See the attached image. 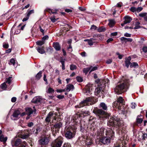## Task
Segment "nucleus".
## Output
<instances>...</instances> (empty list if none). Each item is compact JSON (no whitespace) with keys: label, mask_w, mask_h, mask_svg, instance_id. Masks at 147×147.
I'll list each match as a JSON object with an SVG mask.
<instances>
[{"label":"nucleus","mask_w":147,"mask_h":147,"mask_svg":"<svg viewBox=\"0 0 147 147\" xmlns=\"http://www.w3.org/2000/svg\"><path fill=\"white\" fill-rule=\"evenodd\" d=\"M104 88H103L102 86H100L96 88L94 91L95 95L96 96L99 95L100 96V94H102L104 92Z\"/></svg>","instance_id":"nucleus-9"},{"label":"nucleus","mask_w":147,"mask_h":147,"mask_svg":"<svg viewBox=\"0 0 147 147\" xmlns=\"http://www.w3.org/2000/svg\"><path fill=\"white\" fill-rule=\"evenodd\" d=\"M76 80L79 82H81L83 80L82 78L81 77L79 76L76 77Z\"/></svg>","instance_id":"nucleus-46"},{"label":"nucleus","mask_w":147,"mask_h":147,"mask_svg":"<svg viewBox=\"0 0 147 147\" xmlns=\"http://www.w3.org/2000/svg\"><path fill=\"white\" fill-rule=\"evenodd\" d=\"M62 125V123L61 122H57L55 123L53 126L54 127L55 129L59 130Z\"/></svg>","instance_id":"nucleus-23"},{"label":"nucleus","mask_w":147,"mask_h":147,"mask_svg":"<svg viewBox=\"0 0 147 147\" xmlns=\"http://www.w3.org/2000/svg\"><path fill=\"white\" fill-rule=\"evenodd\" d=\"M116 54L118 55V58L119 59H121L123 56L122 55L120 54L119 53H117Z\"/></svg>","instance_id":"nucleus-63"},{"label":"nucleus","mask_w":147,"mask_h":147,"mask_svg":"<svg viewBox=\"0 0 147 147\" xmlns=\"http://www.w3.org/2000/svg\"><path fill=\"white\" fill-rule=\"evenodd\" d=\"M27 143L25 141H23L19 147H28Z\"/></svg>","instance_id":"nucleus-39"},{"label":"nucleus","mask_w":147,"mask_h":147,"mask_svg":"<svg viewBox=\"0 0 147 147\" xmlns=\"http://www.w3.org/2000/svg\"><path fill=\"white\" fill-rule=\"evenodd\" d=\"M114 132L111 129L109 128L106 132L107 136H110L102 137L100 140V141L104 144H108L110 143L111 139L113 140L114 136Z\"/></svg>","instance_id":"nucleus-2"},{"label":"nucleus","mask_w":147,"mask_h":147,"mask_svg":"<svg viewBox=\"0 0 147 147\" xmlns=\"http://www.w3.org/2000/svg\"><path fill=\"white\" fill-rule=\"evenodd\" d=\"M60 62L62 64V70H64L65 69V61L63 60H61Z\"/></svg>","instance_id":"nucleus-45"},{"label":"nucleus","mask_w":147,"mask_h":147,"mask_svg":"<svg viewBox=\"0 0 147 147\" xmlns=\"http://www.w3.org/2000/svg\"><path fill=\"white\" fill-rule=\"evenodd\" d=\"M138 117H139V116H138L137 117V118L136 119V121L137 123H140L142 122L143 121L142 119L141 118H139Z\"/></svg>","instance_id":"nucleus-44"},{"label":"nucleus","mask_w":147,"mask_h":147,"mask_svg":"<svg viewBox=\"0 0 147 147\" xmlns=\"http://www.w3.org/2000/svg\"><path fill=\"white\" fill-rule=\"evenodd\" d=\"M50 19L54 23L57 20V19H56L55 18V16H53L51 17L50 18Z\"/></svg>","instance_id":"nucleus-49"},{"label":"nucleus","mask_w":147,"mask_h":147,"mask_svg":"<svg viewBox=\"0 0 147 147\" xmlns=\"http://www.w3.org/2000/svg\"><path fill=\"white\" fill-rule=\"evenodd\" d=\"M139 67L138 63L136 62H133L130 65V67H134L135 68H138Z\"/></svg>","instance_id":"nucleus-32"},{"label":"nucleus","mask_w":147,"mask_h":147,"mask_svg":"<svg viewBox=\"0 0 147 147\" xmlns=\"http://www.w3.org/2000/svg\"><path fill=\"white\" fill-rule=\"evenodd\" d=\"M78 117L79 116L78 115H76L73 117L72 119L76 123H77L78 122L77 120L79 118Z\"/></svg>","instance_id":"nucleus-29"},{"label":"nucleus","mask_w":147,"mask_h":147,"mask_svg":"<svg viewBox=\"0 0 147 147\" xmlns=\"http://www.w3.org/2000/svg\"><path fill=\"white\" fill-rule=\"evenodd\" d=\"M104 128H101L99 130L97 131V136H99V138L102 136L104 134Z\"/></svg>","instance_id":"nucleus-22"},{"label":"nucleus","mask_w":147,"mask_h":147,"mask_svg":"<svg viewBox=\"0 0 147 147\" xmlns=\"http://www.w3.org/2000/svg\"><path fill=\"white\" fill-rule=\"evenodd\" d=\"M124 18L125 19V20L124 21V24H126L129 23L132 20V19L131 18V17L128 16H125Z\"/></svg>","instance_id":"nucleus-26"},{"label":"nucleus","mask_w":147,"mask_h":147,"mask_svg":"<svg viewBox=\"0 0 147 147\" xmlns=\"http://www.w3.org/2000/svg\"><path fill=\"white\" fill-rule=\"evenodd\" d=\"M53 113L52 112H50L46 117L45 119L46 122L48 123H50L51 119L53 118Z\"/></svg>","instance_id":"nucleus-15"},{"label":"nucleus","mask_w":147,"mask_h":147,"mask_svg":"<svg viewBox=\"0 0 147 147\" xmlns=\"http://www.w3.org/2000/svg\"><path fill=\"white\" fill-rule=\"evenodd\" d=\"M105 28L103 27H100L98 29V31L99 32H104L105 31Z\"/></svg>","instance_id":"nucleus-47"},{"label":"nucleus","mask_w":147,"mask_h":147,"mask_svg":"<svg viewBox=\"0 0 147 147\" xmlns=\"http://www.w3.org/2000/svg\"><path fill=\"white\" fill-rule=\"evenodd\" d=\"M48 52L49 53V54L52 53L53 51V49L51 47H49L48 49H47Z\"/></svg>","instance_id":"nucleus-56"},{"label":"nucleus","mask_w":147,"mask_h":147,"mask_svg":"<svg viewBox=\"0 0 147 147\" xmlns=\"http://www.w3.org/2000/svg\"><path fill=\"white\" fill-rule=\"evenodd\" d=\"M10 62L13 65H14L16 63L15 60L14 59H11L10 60Z\"/></svg>","instance_id":"nucleus-57"},{"label":"nucleus","mask_w":147,"mask_h":147,"mask_svg":"<svg viewBox=\"0 0 147 147\" xmlns=\"http://www.w3.org/2000/svg\"><path fill=\"white\" fill-rule=\"evenodd\" d=\"M42 71H40L36 75V77L38 80H39L41 76Z\"/></svg>","instance_id":"nucleus-38"},{"label":"nucleus","mask_w":147,"mask_h":147,"mask_svg":"<svg viewBox=\"0 0 147 147\" xmlns=\"http://www.w3.org/2000/svg\"><path fill=\"white\" fill-rule=\"evenodd\" d=\"M41 130V129L40 127H38L36 128L35 131H34V132H35V134H38L39 132Z\"/></svg>","instance_id":"nucleus-42"},{"label":"nucleus","mask_w":147,"mask_h":147,"mask_svg":"<svg viewBox=\"0 0 147 147\" xmlns=\"http://www.w3.org/2000/svg\"><path fill=\"white\" fill-rule=\"evenodd\" d=\"M131 59V58L130 56H129L127 58L125 59V63L126 67L127 68L129 67V65L130 66V65H131V63L130 62Z\"/></svg>","instance_id":"nucleus-21"},{"label":"nucleus","mask_w":147,"mask_h":147,"mask_svg":"<svg viewBox=\"0 0 147 147\" xmlns=\"http://www.w3.org/2000/svg\"><path fill=\"white\" fill-rule=\"evenodd\" d=\"M88 43L89 45L90 46H92L93 45L94 43H96L94 41L93 39V38H91L89 39V40L88 42Z\"/></svg>","instance_id":"nucleus-33"},{"label":"nucleus","mask_w":147,"mask_h":147,"mask_svg":"<svg viewBox=\"0 0 147 147\" xmlns=\"http://www.w3.org/2000/svg\"><path fill=\"white\" fill-rule=\"evenodd\" d=\"M34 10L33 9L30 10H28L26 13V16L29 17L32 14L34 13Z\"/></svg>","instance_id":"nucleus-35"},{"label":"nucleus","mask_w":147,"mask_h":147,"mask_svg":"<svg viewBox=\"0 0 147 147\" xmlns=\"http://www.w3.org/2000/svg\"><path fill=\"white\" fill-rule=\"evenodd\" d=\"M53 113L55 116L53 115V119L52 120V121H53V120H56V116H57L58 115V113L57 112H55L54 113Z\"/></svg>","instance_id":"nucleus-53"},{"label":"nucleus","mask_w":147,"mask_h":147,"mask_svg":"<svg viewBox=\"0 0 147 147\" xmlns=\"http://www.w3.org/2000/svg\"><path fill=\"white\" fill-rule=\"evenodd\" d=\"M90 73L91 72L94 71L95 70H96L97 69V67L96 66L92 67L91 66L90 67Z\"/></svg>","instance_id":"nucleus-40"},{"label":"nucleus","mask_w":147,"mask_h":147,"mask_svg":"<svg viewBox=\"0 0 147 147\" xmlns=\"http://www.w3.org/2000/svg\"><path fill=\"white\" fill-rule=\"evenodd\" d=\"M53 46L57 51H59L61 49V46L59 42H54L53 44Z\"/></svg>","instance_id":"nucleus-19"},{"label":"nucleus","mask_w":147,"mask_h":147,"mask_svg":"<svg viewBox=\"0 0 147 147\" xmlns=\"http://www.w3.org/2000/svg\"><path fill=\"white\" fill-rule=\"evenodd\" d=\"M29 136V135L28 134L27 135H23L22 137V138L23 139H26L28 138Z\"/></svg>","instance_id":"nucleus-64"},{"label":"nucleus","mask_w":147,"mask_h":147,"mask_svg":"<svg viewBox=\"0 0 147 147\" xmlns=\"http://www.w3.org/2000/svg\"><path fill=\"white\" fill-rule=\"evenodd\" d=\"M38 142L39 144L41 146H43L48 144L49 142V140L47 137H44L41 138Z\"/></svg>","instance_id":"nucleus-7"},{"label":"nucleus","mask_w":147,"mask_h":147,"mask_svg":"<svg viewBox=\"0 0 147 147\" xmlns=\"http://www.w3.org/2000/svg\"><path fill=\"white\" fill-rule=\"evenodd\" d=\"M129 81L128 80L125 79L121 81L118 83L115 89V92L117 94H121L127 90L129 88Z\"/></svg>","instance_id":"nucleus-1"},{"label":"nucleus","mask_w":147,"mask_h":147,"mask_svg":"<svg viewBox=\"0 0 147 147\" xmlns=\"http://www.w3.org/2000/svg\"><path fill=\"white\" fill-rule=\"evenodd\" d=\"M98 107L100 108L101 109L104 111H107V107L106 104L103 102L100 103L98 106Z\"/></svg>","instance_id":"nucleus-20"},{"label":"nucleus","mask_w":147,"mask_h":147,"mask_svg":"<svg viewBox=\"0 0 147 147\" xmlns=\"http://www.w3.org/2000/svg\"><path fill=\"white\" fill-rule=\"evenodd\" d=\"M54 92V90L53 88L50 87L49 88H48L47 91V92L49 93H53Z\"/></svg>","instance_id":"nucleus-50"},{"label":"nucleus","mask_w":147,"mask_h":147,"mask_svg":"<svg viewBox=\"0 0 147 147\" xmlns=\"http://www.w3.org/2000/svg\"><path fill=\"white\" fill-rule=\"evenodd\" d=\"M90 67H86L84 68L83 69V72L85 73V74H86L90 70Z\"/></svg>","instance_id":"nucleus-36"},{"label":"nucleus","mask_w":147,"mask_h":147,"mask_svg":"<svg viewBox=\"0 0 147 147\" xmlns=\"http://www.w3.org/2000/svg\"><path fill=\"white\" fill-rule=\"evenodd\" d=\"M0 88L3 90H5L7 88V85L5 84V82H4L0 86Z\"/></svg>","instance_id":"nucleus-30"},{"label":"nucleus","mask_w":147,"mask_h":147,"mask_svg":"<svg viewBox=\"0 0 147 147\" xmlns=\"http://www.w3.org/2000/svg\"><path fill=\"white\" fill-rule=\"evenodd\" d=\"M42 97L40 96H37L34 97L32 100V102L35 104L40 103L43 100Z\"/></svg>","instance_id":"nucleus-10"},{"label":"nucleus","mask_w":147,"mask_h":147,"mask_svg":"<svg viewBox=\"0 0 147 147\" xmlns=\"http://www.w3.org/2000/svg\"><path fill=\"white\" fill-rule=\"evenodd\" d=\"M76 66L74 64H71L70 65V69L71 70H73L76 69Z\"/></svg>","instance_id":"nucleus-43"},{"label":"nucleus","mask_w":147,"mask_h":147,"mask_svg":"<svg viewBox=\"0 0 147 147\" xmlns=\"http://www.w3.org/2000/svg\"><path fill=\"white\" fill-rule=\"evenodd\" d=\"M93 85L91 84H88L86 86L85 89L83 90L84 93L87 95L90 93L91 90L92 89Z\"/></svg>","instance_id":"nucleus-11"},{"label":"nucleus","mask_w":147,"mask_h":147,"mask_svg":"<svg viewBox=\"0 0 147 147\" xmlns=\"http://www.w3.org/2000/svg\"><path fill=\"white\" fill-rule=\"evenodd\" d=\"M142 139L143 140H145L147 138V133H142Z\"/></svg>","instance_id":"nucleus-48"},{"label":"nucleus","mask_w":147,"mask_h":147,"mask_svg":"<svg viewBox=\"0 0 147 147\" xmlns=\"http://www.w3.org/2000/svg\"><path fill=\"white\" fill-rule=\"evenodd\" d=\"M7 139V137H4L3 135H1L0 137V140L1 142H5Z\"/></svg>","instance_id":"nucleus-31"},{"label":"nucleus","mask_w":147,"mask_h":147,"mask_svg":"<svg viewBox=\"0 0 147 147\" xmlns=\"http://www.w3.org/2000/svg\"><path fill=\"white\" fill-rule=\"evenodd\" d=\"M117 106H118V103L119 104L118 107V109H121V105L124 104V101L121 97H120L117 99Z\"/></svg>","instance_id":"nucleus-17"},{"label":"nucleus","mask_w":147,"mask_h":147,"mask_svg":"<svg viewBox=\"0 0 147 147\" xmlns=\"http://www.w3.org/2000/svg\"><path fill=\"white\" fill-rule=\"evenodd\" d=\"M142 50L145 53H147V47H144L143 48Z\"/></svg>","instance_id":"nucleus-62"},{"label":"nucleus","mask_w":147,"mask_h":147,"mask_svg":"<svg viewBox=\"0 0 147 147\" xmlns=\"http://www.w3.org/2000/svg\"><path fill=\"white\" fill-rule=\"evenodd\" d=\"M12 81V77H9L8 78L6 79V81L5 82V84H9V85L11 83Z\"/></svg>","instance_id":"nucleus-28"},{"label":"nucleus","mask_w":147,"mask_h":147,"mask_svg":"<svg viewBox=\"0 0 147 147\" xmlns=\"http://www.w3.org/2000/svg\"><path fill=\"white\" fill-rule=\"evenodd\" d=\"M49 38V36L47 35H46L43 36L42 39V40L43 41H44L45 42V40H47Z\"/></svg>","instance_id":"nucleus-51"},{"label":"nucleus","mask_w":147,"mask_h":147,"mask_svg":"<svg viewBox=\"0 0 147 147\" xmlns=\"http://www.w3.org/2000/svg\"><path fill=\"white\" fill-rule=\"evenodd\" d=\"M62 147H71V146L69 143H65Z\"/></svg>","instance_id":"nucleus-52"},{"label":"nucleus","mask_w":147,"mask_h":147,"mask_svg":"<svg viewBox=\"0 0 147 147\" xmlns=\"http://www.w3.org/2000/svg\"><path fill=\"white\" fill-rule=\"evenodd\" d=\"M33 108H34V110L30 108H26L25 109V111L26 113V114L28 116H30L31 114L33 113L34 112H35L36 110L35 109V107H34Z\"/></svg>","instance_id":"nucleus-14"},{"label":"nucleus","mask_w":147,"mask_h":147,"mask_svg":"<svg viewBox=\"0 0 147 147\" xmlns=\"http://www.w3.org/2000/svg\"><path fill=\"white\" fill-rule=\"evenodd\" d=\"M20 114V112L19 110H15L11 116V118L13 120H16L18 119V116Z\"/></svg>","instance_id":"nucleus-16"},{"label":"nucleus","mask_w":147,"mask_h":147,"mask_svg":"<svg viewBox=\"0 0 147 147\" xmlns=\"http://www.w3.org/2000/svg\"><path fill=\"white\" fill-rule=\"evenodd\" d=\"M72 130H67L65 132V137L68 139H70L73 138L75 136V134L73 132Z\"/></svg>","instance_id":"nucleus-8"},{"label":"nucleus","mask_w":147,"mask_h":147,"mask_svg":"<svg viewBox=\"0 0 147 147\" xmlns=\"http://www.w3.org/2000/svg\"><path fill=\"white\" fill-rule=\"evenodd\" d=\"M21 140L20 139H17L16 138L13 139L11 141V144L12 146L14 147V146H17L20 144H21Z\"/></svg>","instance_id":"nucleus-12"},{"label":"nucleus","mask_w":147,"mask_h":147,"mask_svg":"<svg viewBox=\"0 0 147 147\" xmlns=\"http://www.w3.org/2000/svg\"><path fill=\"white\" fill-rule=\"evenodd\" d=\"M92 143L91 141L89 142H86L85 144V147H90L92 145Z\"/></svg>","instance_id":"nucleus-34"},{"label":"nucleus","mask_w":147,"mask_h":147,"mask_svg":"<svg viewBox=\"0 0 147 147\" xmlns=\"http://www.w3.org/2000/svg\"><path fill=\"white\" fill-rule=\"evenodd\" d=\"M45 42L42 40H41L37 41L36 42L37 45L39 46H41L45 43Z\"/></svg>","instance_id":"nucleus-41"},{"label":"nucleus","mask_w":147,"mask_h":147,"mask_svg":"<svg viewBox=\"0 0 147 147\" xmlns=\"http://www.w3.org/2000/svg\"><path fill=\"white\" fill-rule=\"evenodd\" d=\"M96 101V99L93 97H88L82 101L79 105L75 106V107L80 108L86 105H92L95 103Z\"/></svg>","instance_id":"nucleus-4"},{"label":"nucleus","mask_w":147,"mask_h":147,"mask_svg":"<svg viewBox=\"0 0 147 147\" xmlns=\"http://www.w3.org/2000/svg\"><path fill=\"white\" fill-rule=\"evenodd\" d=\"M63 143L62 139L58 138L52 142L51 146L52 147H61Z\"/></svg>","instance_id":"nucleus-6"},{"label":"nucleus","mask_w":147,"mask_h":147,"mask_svg":"<svg viewBox=\"0 0 147 147\" xmlns=\"http://www.w3.org/2000/svg\"><path fill=\"white\" fill-rule=\"evenodd\" d=\"M114 23L115 22L113 20H111L110 21L109 23V25L110 26L112 27L114 25Z\"/></svg>","instance_id":"nucleus-55"},{"label":"nucleus","mask_w":147,"mask_h":147,"mask_svg":"<svg viewBox=\"0 0 147 147\" xmlns=\"http://www.w3.org/2000/svg\"><path fill=\"white\" fill-rule=\"evenodd\" d=\"M119 120L120 119L115 116L111 117L107 122V125L109 126L117 125L119 126Z\"/></svg>","instance_id":"nucleus-5"},{"label":"nucleus","mask_w":147,"mask_h":147,"mask_svg":"<svg viewBox=\"0 0 147 147\" xmlns=\"http://www.w3.org/2000/svg\"><path fill=\"white\" fill-rule=\"evenodd\" d=\"M136 8L135 7H132L130 9V11L133 12L136 11Z\"/></svg>","instance_id":"nucleus-58"},{"label":"nucleus","mask_w":147,"mask_h":147,"mask_svg":"<svg viewBox=\"0 0 147 147\" xmlns=\"http://www.w3.org/2000/svg\"><path fill=\"white\" fill-rule=\"evenodd\" d=\"M68 50L70 51V52H71L72 51V47L71 46V45H69V47L67 48Z\"/></svg>","instance_id":"nucleus-60"},{"label":"nucleus","mask_w":147,"mask_h":147,"mask_svg":"<svg viewBox=\"0 0 147 147\" xmlns=\"http://www.w3.org/2000/svg\"><path fill=\"white\" fill-rule=\"evenodd\" d=\"M46 11L50 13H52L53 14H56L57 12L58 11V9H51L49 8H47L46 9Z\"/></svg>","instance_id":"nucleus-24"},{"label":"nucleus","mask_w":147,"mask_h":147,"mask_svg":"<svg viewBox=\"0 0 147 147\" xmlns=\"http://www.w3.org/2000/svg\"><path fill=\"white\" fill-rule=\"evenodd\" d=\"M65 90L69 92L70 90H73L74 89V87L72 84H69L67 86Z\"/></svg>","instance_id":"nucleus-25"},{"label":"nucleus","mask_w":147,"mask_h":147,"mask_svg":"<svg viewBox=\"0 0 147 147\" xmlns=\"http://www.w3.org/2000/svg\"><path fill=\"white\" fill-rule=\"evenodd\" d=\"M93 38L94 41L95 42V43H96L98 42L97 40H102L103 39L104 37L102 35L99 34H94L93 35V38Z\"/></svg>","instance_id":"nucleus-13"},{"label":"nucleus","mask_w":147,"mask_h":147,"mask_svg":"<svg viewBox=\"0 0 147 147\" xmlns=\"http://www.w3.org/2000/svg\"><path fill=\"white\" fill-rule=\"evenodd\" d=\"M93 112L96 115L98 118L100 120H105L110 116L109 114L101 109H94L93 110Z\"/></svg>","instance_id":"nucleus-3"},{"label":"nucleus","mask_w":147,"mask_h":147,"mask_svg":"<svg viewBox=\"0 0 147 147\" xmlns=\"http://www.w3.org/2000/svg\"><path fill=\"white\" fill-rule=\"evenodd\" d=\"M38 52L40 54H43L45 53V48L44 47L38 46L36 48Z\"/></svg>","instance_id":"nucleus-18"},{"label":"nucleus","mask_w":147,"mask_h":147,"mask_svg":"<svg viewBox=\"0 0 147 147\" xmlns=\"http://www.w3.org/2000/svg\"><path fill=\"white\" fill-rule=\"evenodd\" d=\"M140 23L139 22H137L136 23L135 27L134 28V29H136L140 28Z\"/></svg>","instance_id":"nucleus-37"},{"label":"nucleus","mask_w":147,"mask_h":147,"mask_svg":"<svg viewBox=\"0 0 147 147\" xmlns=\"http://www.w3.org/2000/svg\"><path fill=\"white\" fill-rule=\"evenodd\" d=\"M136 11L137 12H139L141 11L142 9V8L141 7H139L136 8Z\"/></svg>","instance_id":"nucleus-61"},{"label":"nucleus","mask_w":147,"mask_h":147,"mask_svg":"<svg viewBox=\"0 0 147 147\" xmlns=\"http://www.w3.org/2000/svg\"><path fill=\"white\" fill-rule=\"evenodd\" d=\"M127 38L124 37H122L121 38V40L124 42H127Z\"/></svg>","instance_id":"nucleus-54"},{"label":"nucleus","mask_w":147,"mask_h":147,"mask_svg":"<svg viewBox=\"0 0 147 147\" xmlns=\"http://www.w3.org/2000/svg\"><path fill=\"white\" fill-rule=\"evenodd\" d=\"M3 47L4 48L7 49L9 47V45L8 43H4L3 45Z\"/></svg>","instance_id":"nucleus-59"},{"label":"nucleus","mask_w":147,"mask_h":147,"mask_svg":"<svg viewBox=\"0 0 147 147\" xmlns=\"http://www.w3.org/2000/svg\"><path fill=\"white\" fill-rule=\"evenodd\" d=\"M139 16L141 17H144V20L146 21H147V14L146 13H140Z\"/></svg>","instance_id":"nucleus-27"}]
</instances>
